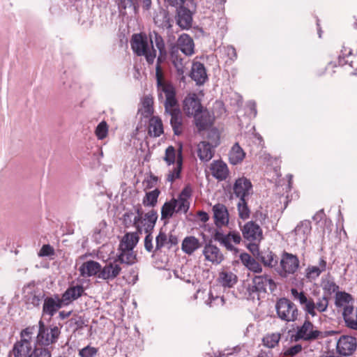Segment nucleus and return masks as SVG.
Returning <instances> with one entry per match:
<instances>
[{
    "label": "nucleus",
    "instance_id": "nucleus-1",
    "mask_svg": "<svg viewBox=\"0 0 357 357\" xmlns=\"http://www.w3.org/2000/svg\"><path fill=\"white\" fill-rule=\"evenodd\" d=\"M33 326H29L21 331L20 340L13 344V349L10 351V356H13V357H46L47 351L38 348L35 342L33 347Z\"/></svg>",
    "mask_w": 357,
    "mask_h": 357
},
{
    "label": "nucleus",
    "instance_id": "nucleus-2",
    "mask_svg": "<svg viewBox=\"0 0 357 357\" xmlns=\"http://www.w3.org/2000/svg\"><path fill=\"white\" fill-rule=\"evenodd\" d=\"M291 294L304 312L312 317H316L317 313L323 314L328 310L330 297L326 294L319 297L316 301L304 291H298L296 288L291 289Z\"/></svg>",
    "mask_w": 357,
    "mask_h": 357
},
{
    "label": "nucleus",
    "instance_id": "nucleus-3",
    "mask_svg": "<svg viewBox=\"0 0 357 357\" xmlns=\"http://www.w3.org/2000/svg\"><path fill=\"white\" fill-rule=\"evenodd\" d=\"M61 333V328L57 326H47L42 319L38 321V331L35 342L38 348L47 351L46 357H52L53 345L58 342Z\"/></svg>",
    "mask_w": 357,
    "mask_h": 357
},
{
    "label": "nucleus",
    "instance_id": "nucleus-4",
    "mask_svg": "<svg viewBox=\"0 0 357 357\" xmlns=\"http://www.w3.org/2000/svg\"><path fill=\"white\" fill-rule=\"evenodd\" d=\"M267 287L271 292L274 291L277 287L276 283L270 275L264 274L254 276L252 278L251 283L246 288L245 295L247 298L252 301L259 300L260 294L267 292Z\"/></svg>",
    "mask_w": 357,
    "mask_h": 357
},
{
    "label": "nucleus",
    "instance_id": "nucleus-5",
    "mask_svg": "<svg viewBox=\"0 0 357 357\" xmlns=\"http://www.w3.org/2000/svg\"><path fill=\"white\" fill-rule=\"evenodd\" d=\"M131 47L133 52L137 56H144L148 64L151 65L154 63L156 57V51L152 47L150 49L148 38L146 34L138 33L132 36L131 42Z\"/></svg>",
    "mask_w": 357,
    "mask_h": 357
},
{
    "label": "nucleus",
    "instance_id": "nucleus-6",
    "mask_svg": "<svg viewBox=\"0 0 357 357\" xmlns=\"http://www.w3.org/2000/svg\"><path fill=\"white\" fill-rule=\"evenodd\" d=\"M300 267V261L296 255L284 251L280 257V264L275 268L281 278H287L295 274Z\"/></svg>",
    "mask_w": 357,
    "mask_h": 357
},
{
    "label": "nucleus",
    "instance_id": "nucleus-7",
    "mask_svg": "<svg viewBox=\"0 0 357 357\" xmlns=\"http://www.w3.org/2000/svg\"><path fill=\"white\" fill-rule=\"evenodd\" d=\"M238 226L243 238L250 245H257L263 240V230L256 221L250 220L243 225L238 222Z\"/></svg>",
    "mask_w": 357,
    "mask_h": 357
},
{
    "label": "nucleus",
    "instance_id": "nucleus-8",
    "mask_svg": "<svg viewBox=\"0 0 357 357\" xmlns=\"http://www.w3.org/2000/svg\"><path fill=\"white\" fill-rule=\"evenodd\" d=\"M278 317L287 322L294 321L298 316V310L296 305L287 298H280L275 305Z\"/></svg>",
    "mask_w": 357,
    "mask_h": 357
},
{
    "label": "nucleus",
    "instance_id": "nucleus-9",
    "mask_svg": "<svg viewBox=\"0 0 357 357\" xmlns=\"http://www.w3.org/2000/svg\"><path fill=\"white\" fill-rule=\"evenodd\" d=\"M157 92L158 100L163 102L165 110L178 105L176 89L171 82H167L157 86Z\"/></svg>",
    "mask_w": 357,
    "mask_h": 357
},
{
    "label": "nucleus",
    "instance_id": "nucleus-10",
    "mask_svg": "<svg viewBox=\"0 0 357 357\" xmlns=\"http://www.w3.org/2000/svg\"><path fill=\"white\" fill-rule=\"evenodd\" d=\"M321 336V332L317 330L310 320L306 319L301 326L298 327L296 333L291 335V340L311 342L319 339Z\"/></svg>",
    "mask_w": 357,
    "mask_h": 357
},
{
    "label": "nucleus",
    "instance_id": "nucleus-11",
    "mask_svg": "<svg viewBox=\"0 0 357 357\" xmlns=\"http://www.w3.org/2000/svg\"><path fill=\"white\" fill-rule=\"evenodd\" d=\"M213 238L222 245L225 246L227 250H234V245H238L242 241L240 233L236 230L230 231L227 234H224L222 231L217 230Z\"/></svg>",
    "mask_w": 357,
    "mask_h": 357
},
{
    "label": "nucleus",
    "instance_id": "nucleus-12",
    "mask_svg": "<svg viewBox=\"0 0 357 357\" xmlns=\"http://www.w3.org/2000/svg\"><path fill=\"white\" fill-rule=\"evenodd\" d=\"M357 348V340L350 335H342L336 344L337 352L344 356L352 355Z\"/></svg>",
    "mask_w": 357,
    "mask_h": 357
},
{
    "label": "nucleus",
    "instance_id": "nucleus-13",
    "mask_svg": "<svg viewBox=\"0 0 357 357\" xmlns=\"http://www.w3.org/2000/svg\"><path fill=\"white\" fill-rule=\"evenodd\" d=\"M192 196V187L190 185H186L178 194V197L174 198L178 213L186 214L188 212Z\"/></svg>",
    "mask_w": 357,
    "mask_h": 357
},
{
    "label": "nucleus",
    "instance_id": "nucleus-14",
    "mask_svg": "<svg viewBox=\"0 0 357 357\" xmlns=\"http://www.w3.org/2000/svg\"><path fill=\"white\" fill-rule=\"evenodd\" d=\"M63 306L66 305L59 294H54L52 296H47L44 299L43 314L49 315L51 318Z\"/></svg>",
    "mask_w": 357,
    "mask_h": 357
},
{
    "label": "nucleus",
    "instance_id": "nucleus-15",
    "mask_svg": "<svg viewBox=\"0 0 357 357\" xmlns=\"http://www.w3.org/2000/svg\"><path fill=\"white\" fill-rule=\"evenodd\" d=\"M203 108L201 100L195 93L188 94L183 100V109L188 116H193Z\"/></svg>",
    "mask_w": 357,
    "mask_h": 357
},
{
    "label": "nucleus",
    "instance_id": "nucleus-16",
    "mask_svg": "<svg viewBox=\"0 0 357 357\" xmlns=\"http://www.w3.org/2000/svg\"><path fill=\"white\" fill-rule=\"evenodd\" d=\"M214 224L218 228H222L228 225L229 214L228 209L223 204L218 203L212 208Z\"/></svg>",
    "mask_w": 357,
    "mask_h": 357
},
{
    "label": "nucleus",
    "instance_id": "nucleus-17",
    "mask_svg": "<svg viewBox=\"0 0 357 357\" xmlns=\"http://www.w3.org/2000/svg\"><path fill=\"white\" fill-rule=\"evenodd\" d=\"M120 264L114 259L112 261H109L101 268L98 278L106 280L107 282L112 281L116 278L121 272Z\"/></svg>",
    "mask_w": 357,
    "mask_h": 357
},
{
    "label": "nucleus",
    "instance_id": "nucleus-18",
    "mask_svg": "<svg viewBox=\"0 0 357 357\" xmlns=\"http://www.w3.org/2000/svg\"><path fill=\"white\" fill-rule=\"evenodd\" d=\"M234 193L239 199H245L252 193V185L245 177L238 178L234 185Z\"/></svg>",
    "mask_w": 357,
    "mask_h": 357
},
{
    "label": "nucleus",
    "instance_id": "nucleus-19",
    "mask_svg": "<svg viewBox=\"0 0 357 357\" xmlns=\"http://www.w3.org/2000/svg\"><path fill=\"white\" fill-rule=\"evenodd\" d=\"M202 253L205 257V260L211 261L213 264H219L224 259L222 252L218 246L212 243L211 241L206 243Z\"/></svg>",
    "mask_w": 357,
    "mask_h": 357
},
{
    "label": "nucleus",
    "instance_id": "nucleus-20",
    "mask_svg": "<svg viewBox=\"0 0 357 357\" xmlns=\"http://www.w3.org/2000/svg\"><path fill=\"white\" fill-rule=\"evenodd\" d=\"M153 21L155 25L168 31L171 30L174 20L173 16L167 10L160 8L153 17Z\"/></svg>",
    "mask_w": 357,
    "mask_h": 357
},
{
    "label": "nucleus",
    "instance_id": "nucleus-21",
    "mask_svg": "<svg viewBox=\"0 0 357 357\" xmlns=\"http://www.w3.org/2000/svg\"><path fill=\"white\" fill-rule=\"evenodd\" d=\"M192 12L184 6L176 9V24L181 29H189L192 24Z\"/></svg>",
    "mask_w": 357,
    "mask_h": 357
},
{
    "label": "nucleus",
    "instance_id": "nucleus-22",
    "mask_svg": "<svg viewBox=\"0 0 357 357\" xmlns=\"http://www.w3.org/2000/svg\"><path fill=\"white\" fill-rule=\"evenodd\" d=\"M193 117L195 126L199 131L206 130L212 126L214 121L213 116L206 108H203L200 112L195 114Z\"/></svg>",
    "mask_w": 357,
    "mask_h": 357
},
{
    "label": "nucleus",
    "instance_id": "nucleus-23",
    "mask_svg": "<svg viewBox=\"0 0 357 357\" xmlns=\"http://www.w3.org/2000/svg\"><path fill=\"white\" fill-rule=\"evenodd\" d=\"M165 112L171 116L170 124L174 135H180L183 129V117L179 105L165 110Z\"/></svg>",
    "mask_w": 357,
    "mask_h": 357
},
{
    "label": "nucleus",
    "instance_id": "nucleus-24",
    "mask_svg": "<svg viewBox=\"0 0 357 357\" xmlns=\"http://www.w3.org/2000/svg\"><path fill=\"white\" fill-rule=\"evenodd\" d=\"M84 293V288L81 284L70 286L61 295L64 305H68L73 301L78 299Z\"/></svg>",
    "mask_w": 357,
    "mask_h": 357
},
{
    "label": "nucleus",
    "instance_id": "nucleus-25",
    "mask_svg": "<svg viewBox=\"0 0 357 357\" xmlns=\"http://www.w3.org/2000/svg\"><path fill=\"white\" fill-rule=\"evenodd\" d=\"M102 266L98 261L89 260L84 262L79 268L80 275L82 277H91L100 275Z\"/></svg>",
    "mask_w": 357,
    "mask_h": 357
},
{
    "label": "nucleus",
    "instance_id": "nucleus-26",
    "mask_svg": "<svg viewBox=\"0 0 357 357\" xmlns=\"http://www.w3.org/2000/svg\"><path fill=\"white\" fill-rule=\"evenodd\" d=\"M327 262L324 257H321L319 260L318 266H308L305 268V276L310 282L315 280L319 275L326 270Z\"/></svg>",
    "mask_w": 357,
    "mask_h": 357
},
{
    "label": "nucleus",
    "instance_id": "nucleus-27",
    "mask_svg": "<svg viewBox=\"0 0 357 357\" xmlns=\"http://www.w3.org/2000/svg\"><path fill=\"white\" fill-rule=\"evenodd\" d=\"M183 147L181 144L178 148L176 158V165L166 175V181L173 183L176 179L181 178L183 167Z\"/></svg>",
    "mask_w": 357,
    "mask_h": 357
},
{
    "label": "nucleus",
    "instance_id": "nucleus-28",
    "mask_svg": "<svg viewBox=\"0 0 357 357\" xmlns=\"http://www.w3.org/2000/svg\"><path fill=\"white\" fill-rule=\"evenodd\" d=\"M190 77L196 82L197 84H203L208 79L204 64L199 61L194 62L191 68Z\"/></svg>",
    "mask_w": 357,
    "mask_h": 357
},
{
    "label": "nucleus",
    "instance_id": "nucleus-29",
    "mask_svg": "<svg viewBox=\"0 0 357 357\" xmlns=\"http://www.w3.org/2000/svg\"><path fill=\"white\" fill-rule=\"evenodd\" d=\"M210 169L213 177L219 181L225 180L229 174L226 163L221 160H215L211 164Z\"/></svg>",
    "mask_w": 357,
    "mask_h": 357
},
{
    "label": "nucleus",
    "instance_id": "nucleus-30",
    "mask_svg": "<svg viewBox=\"0 0 357 357\" xmlns=\"http://www.w3.org/2000/svg\"><path fill=\"white\" fill-rule=\"evenodd\" d=\"M343 319L347 327L357 331V308L353 305H347L342 312Z\"/></svg>",
    "mask_w": 357,
    "mask_h": 357
},
{
    "label": "nucleus",
    "instance_id": "nucleus-31",
    "mask_svg": "<svg viewBox=\"0 0 357 357\" xmlns=\"http://www.w3.org/2000/svg\"><path fill=\"white\" fill-rule=\"evenodd\" d=\"M177 45L180 50L186 56L194 54V41L188 34H181L178 38Z\"/></svg>",
    "mask_w": 357,
    "mask_h": 357
},
{
    "label": "nucleus",
    "instance_id": "nucleus-32",
    "mask_svg": "<svg viewBox=\"0 0 357 357\" xmlns=\"http://www.w3.org/2000/svg\"><path fill=\"white\" fill-rule=\"evenodd\" d=\"M158 217V213L154 209H152L145 213L144 217H142V221L141 223L142 231L144 229L145 233H153Z\"/></svg>",
    "mask_w": 357,
    "mask_h": 357
},
{
    "label": "nucleus",
    "instance_id": "nucleus-33",
    "mask_svg": "<svg viewBox=\"0 0 357 357\" xmlns=\"http://www.w3.org/2000/svg\"><path fill=\"white\" fill-rule=\"evenodd\" d=\"M210 143L206 141L199 142L197 145V155L203 162L209 161L214 155V148Z\"/></svg>",
    "mask_w": 357,
    "mask_h": 357
},
{
    "label": "nucleus",
    "instance_id": "nucleus-34",
    "mask_svg": "<svg viewBox=\"0 0 357 357\" xmlns=\"http://www.w3.org/2000/svg\"><path fill=\"white\" fill-rule=\"evenodd\" d=\"M258 259L265 267L275 268L278 264V257L276 254L269 249L261 251L258 255Z\"/></svg>",
    "mask_w": 357,
    "mask_h": 357
},
{
    "label": "nucleus",
    "instance_id": "nucleus-35",
    "mask_svg": "<svg viewBox=\"0 0 357 357\" xmlns=\"http://www.w3.org/2000/svg\"><path fill=\"white\" fill-rule=\"evenodd\" d=\"M142 233L138 232L136 230L135 232H128L126 233L122 238L120 244L119 249L123 250H133L137 243L139 241V234Z\"/></svg>",
    "mask_w": 357,
    "mask_h": 357
},
{
    "label": "nucleus",
    "instance_id": "nucleus-36",
    "mask_svg": "<svg viewBox=\"0 0 357 357\" xmlns=\"http://www.w3.org/2000/svg\"><path fill=\"white\" fill-rule=\"evenodd\" d=\"M218 280L223 287L231 288L237 283L238 277L230 271L222 270L219 273Z\"/></svg>",
    "mask_w": 357,
    "mask_h": 357
},
{
    "label": "nucleus",
    "instance_id": "nucleus-37",
    "mask_svg": "<svg viewBox=\"0 0 357 357\" xmlns=\"http://www.w3.org/2000/svg\"><path fill=\"white\" fill-rule=\"evenodd\" d=\"M176 210L174 198L165 202L161 207V220L164 221L165 223H167L175 213H178Z\"/></svg>",
    "mask_w": 357,
    "mask_h": 357
},
{
    "label": "nucleus",
    "instance_id": "nucleus-38",
    "mask_svg": "<svg viewBox=\"0 0 357 357\" xmlns=\"http://www.w3.org/2000/svg\"><path fill=\"white\" fill-rule=\"evenodd\" d=\"M163 132V124L161 119L156 116L151 117L149 122V135L153 137H158Z\"/></svg>",
    "mask_w": 357,
    "mask_h": 357
},
{
    "label": "nucleus",
    "instance_id": "nucleus-39",
    "mask_svg": "<svg viewBox=\"0 0 357 357\" xmlns=\"http://www.w3.org/2000/svg\"><path fill=\"white\" fill-rule=\"evenodd\" d=\"M119 254L117 255L116 258H115L118 263L120 262L121 264L132 265L136 262L137 257L133 250H123L119 248Z\"/></svg>",
    "mask_w": 357,
    "mask_h": 357
},
{
    "label": "nucleus",
    "instance_id": "nucleus-40",
    "mask_svg": "<svg viewBox=\"0 0 357 357\" xmlns=\"http://www.w3.org/2000/svg\"><path fill=\"white\" fill-rule=\"evenodd\" d=\"M311 230V222L303 220L296 227L294 231L296 236L305 241L310 235Z\"/></svg>",
    "mask_w": 357,
    "mask_h": 357
},
{
    "label": "nucleus",
    "instance_id": "nucleus-41",
    "mask_svg": "<svg viewBox=\"0 0 357 357\" xmlns=\"http://www.w3.org/2000/svg\"><path fill=\"white\" fill-rule=\"evenodd\" d=\"M199 247V241L195 236H188L184 238L182 243V250L188 255L192 254Z\"/></svg>",
    "mask_w": 357,
    "mask_h": 357
},
{
    "label": "nucleus",
    "instance_id": "nucleus-42",
    "mask_svg": "<svg viewBox=\"0 0 357 357\" xmlns=\"http://www.w3.org/2000/svg\"><path fill=\"white\" fill-rule=\"evenodd\" d=\"M245 155L243 149L236 143L229 153V162L232 165H237L243 161Z\"/></svg>",
    "mask_w": 357,
    "mask_h": 357
},
{
    "label": "nucleus",
    "instance_id": "nucleus-43",
    "mask_svg": "<svg viewBox=\"0 0 357 357\" xmlns=\"http://www.w3.org/2000/svg\"><path fill=\"white\" fill-rule=\"evenodd\" d=\"M247 199H239L237 203L238 218L243 220H248L250 216V209L248 207Z\"/></svg>",
    "mask_w": 357,
    "mask_h": 357
},
{
    "label": "nucleus",
    "instance_id": "nucleus-44",
    "mask_svg": "<svg viewBox=\"0 0 357 357\" xmlns=\"http://www.w3.org/2000/svg\"><path fill=\"white\" fill-rule=\"evenodd\" d=\"M281 338L280 333H274L271 334H267L262 339V343L264 346L272 349L275 347Z\"/></svg>",
    "mask_w": 357,
    "mask_h": 357
},
{
    "label": "nucleus",
    "instance_id": "nucleus-45",
    "mask_svg": "<svg viewBox=\"0 0 357 357\" xmlns=\"http://www.w3.org/2000/svg\"><path fill=\"white\" fill-rule=\"evenodd\" d=\"M160 192L158 189H155L151 192H146L142 200L144 206H155L157 204Z\"/></svg>",
    "mask_w": 357,
    "mask_h": 357
},
{
    "label": "nucleus",
    "instance_id": "nucleus-46",
    "mask_svg": "<svg viewBox=\"0 0 357 357\" xmlns=\"http://www.w3.org/2000/svg\"><path fill=\"white\" fill-rule=\"evenodd\" d=\"M149 38L151 46L154 41L156 47L158 49L159 52L163 53L165 49V45L162 37L155 31H153L149 33Z\"/></svg>",
    "mask_w": 357,
    "mask_h": 357
},
{
    "label": "nucleus",
    "instance_id": "nucleus-47",
    "mask_svg": "<svg viewBox=\"0 0 357 357\" xmlns=\"http://www.w3.org/2000/svg\"><path fill=\"white\" fill-rule=\"evenodd\" d=\"M178 151V149L176 150L173 146H169L166 149L163 160L168 166L174 165V163L176 164Z\"/></svg>",
    "mask_w": 357,
    "mask_h": 357
},
{
    "label": "nucleus",
    "instance_id": "nucleus-48",
    "mask_svg": "<svg viewBox=\"0 0 357 357\" xmlns=\"http://www.w3.org/2000/svg\"><path fill=\"white\" fill-rule=\"evenodd\" d=\"M352 301L351 296L344 291H338L335 296V304L337 307H343L350 305L349 303Z\"/></svg>",
    "mask_w": 357,
    "mask_h": 357
},
{
    "label": "nucleus",
    "instance_id": "nucleus-49",
    "mask_svg": "<svg viewBox=\"0 0 357 357\" xmlns=\"http://www.w3.org/2000/svg\"><path fill=\"white\" fill-rule=\"evenodd\" d=\"M142 114L145 117L151 116L153 113V98L146 96L142 100Z\"/></svg>",
    "mask_w": 357,
    "mask_h": 357
},
{
    "label": "nucleus",
    "instance_id": "nucleus-50",
    "mask_svg": "<svg viewBox=\"0 0 357 357\" xmlns=\"http://www.w3.org/2000/svg\"><path fill=\"white\" fill-rule=\"evenodd\" d=\"M322 289L324 291V294H327L326 296H330L334 293L339 291V286L336 284V283L331 280H327L322 282Z\"/></svg>",
    "mask_w": 357,
    "mask_h": 357
},
{
    "label": "nucleus",
    "instance_id": "nucleus-51",
    "mask_svg": "<svg viewBox=\"0 0 357 357\" xmlns=\"http://www.w3.org/2000/svg\"><path fill=\"white\" fill-rule=\"evenodd\" d=\"M120 13L124 12L127 8L133 6L134 10L137 12L138 4L135 3L133 0H115Z\"/></svg>",
    "mask_w": 357,
    "mask_h": 357
},
{
    "label": "nucleus",
    "instance_id": "nucleus-52",
    "mask_svg": "<svg viewBox=\"0 0 357 357\" xmlns=\"http://www.w3.org/2000/svg\"><path fill=\"white\" fill-rule=\"evenodd\" d=\"M95 134L98 139H105L108 134V126L106 121H101L96 127Z\"/></svg>",
    "mask_w": 357,
    "mask_h": 357
},
{
    "label": "nucleus",
    "instance_id": "nucleus-53",
    "mask_svg": "<svg viewBox=\"0 0 357 357\" xmlns=\"http://www.w3.org/2000/svg\"><path fill=\"white\" fill-rule=\"evenodd\" d=\"M206 142L210 143L213 146H218L220 144V134L216 129L210 130L206 136Z\"/></svg>",
    "mask_w": 357,
    "mask_h": 357
},
{
    "label": "nucleus",
    "instance_id": "nucleus-54",
    "mask_svg": "<svg viewBox=\"0 0 357 357\" xmlns=\"http://www.w3.org/2000/svg\"><path fill=\"white\" fill-rule=\"evenodd\" d=\"M98 352V349L90 345L79 349V356L80 357H95Z\"/></svg>",
    "mask_w": 357,
    "mask_h": 357
},
{
    "label": "nucleus",
    "instance_id": "nucleus-55",
    "mask_svg": "<svg viewBox=\"0 0 357 357\" xmlns=\"http://www.w3.org/2000/svg\"><path fill=\"white\" fill-rule=\"evenodd\" d=\"M136 215L135 216V227L138 232L142 233V221L143 217V209L140 205H138L135 208Z\"/></svg>",
    "mask_w": 357,
    "mask_h": 357
},
{
    "label": "nucleus",
    "instance_id": "nucleus-56",
    "mask_svg": "<svg viewBox=\"0 0 357 357\" xmlns=\"http://www.w3.org/2000/svg\"><path fill=\"white\" fill-rule=\"evenodd\" d=\"M155 250H160L166 244H167V235L161 229L155 238Z\"/></svg>",
    "mask_w": 357,
    "mask_h": 357
},
{
    "label": "nucleus",
    "instance_id": "nucleus-57",
    "mask_svg": "<svg viewBox=\"0 0 357 357\" xmlns=\"http://www.w3.org/2000/svg\"><path fill=\"white\" fill-rule=\"evenodd\" d=\"M303 347L301 344H296L294 346H291L287 348H284L283 350V355L284 356L294 357L300 352H301Z\"/></svg>",
    "mask_w": 357,
    "mask_h": 357
},
{
    "label": "nucleus",
    "instance_id": "nucleus-58",
    "mask_svg": "<svg viewBox=\"0 0 357 357\" xmlns=\"http://www.w3.org/2000/svg\"><path fill=\"white\" fill-rule=\"evenodd\" d=\"M146 235L144 238V248L146 251L149 252H155L157 250H155V246H153V236L152 233H146Z\"/></svg>",
    "mask_w": 357,
    "mask_h": 357
},
{
    "label": "nucleus",
    "instance_id": "nucleus-59",
    "mask_svg": "<svg viewBox=\"0 0 357 357\" xmlns=\"http://www.w3.org/2000/svg\"><path fill=\"white\" fill-rule=\"evenodd\" d=\"M155 79L156 86H158L162 84L167 82L165 79V75L161 66H155Z\"/></svg>",
    "mask_w": 357,
    "mask_h": 357
},
{
    "label": "nucleus",
    "instance_id": "nucleus-60",
    "mask_svg": "<svg viewBox=\"0 0 357 357\" xmlns=\"http://www.w3.org/2000/svg\"><path fill=\"white\" fill-rule=\"evenodd\" d=\"M133 215L134 213L132 211H128L123 214L122 220L125 227H135V217L132 218Z\"/></svg>",
    "mask_w": 357,
    "mask_h": 357
},
{
    "label": "nucleus",
    "instance_id": "nucleus-61",
    "mask_svg": "<svg viewBox=\"0 0 357 357\" xmlns=\"http://www.w3.org/2000/svg\"><path fill=\"white\" fill-rule=\"evenodd\" d=\"M54 249L49 244L43 245L38 252L39 257H50L54 255Z\"/></svg>",
    "mask_w": 357,
    "mask_h": 357
},
{
    "label": "nucleus",
    "instance_id": "nucleus-62",
    "mask_svg": "<svg viewBox=\"0 0 357 357\" xmlns=\"http://www.w3.org/2000/svg\"><path fill=\"white\" fill-rule=\"evenodd\" d=\"M346 57L347 56H344L343 55L340 54L337 61H331L330 63H328L327 68H334L338 66H344L347 63V61L345 59Z\"/></svg>",
    "mask_w": 357,
    "mask_h": 357
},
{
    "label": "nucleus",
    "instance_id": "nucleus-63",
    "mask_svg": "<svg viewBox=\"0 0 357 357\" xmlns=\"http://www.w3.org/2000/svg\"><path fill=\"white\" fill-rule=\"evenodd\" d=\"M247 268L257 273H261L262 271L261 265L255 259H253Z\"/></svg>",
    "mask_w": 357,
    "mask_h": 357
},
{
    "label": "nucleus",
    "instance_id": "nucleus-64",
    "mask_svg": "<svg viewBox=\"0 0 357 357\" xmlns=\"http://www.w3.org/2000/svg\"><path fill=\"white\" fill-rule=\"evenodd\" d=\"M255 258H253L248 253H242L240 255V259L242 264L248 268L250 263L253 261Z\"/></svg>",
    "mask_w": 357,
    "mask_h": 357
}]
</instances>
